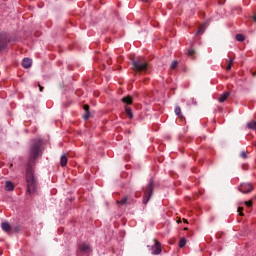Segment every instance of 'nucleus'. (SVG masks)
I'll use <instances>...</instances> for the list:
<instances>
[{
    "instance_id": "nucleus-19",
    "label": "nucleus",
    "mask_w": 256,
    "mask_h": 256,
    "mask_svg": "<svg viewBox=\"0 0 256 256\" xmlns=\"http://www.w3.org/2000/svg\"><path fill=\"white\" fill-rule=\"evenodd\" d=\"M185 245H187V240H185V238H181L179 241V247L183 248Z\"/></svg>"
},
{
    "instance_id": "nucleus-23",
    "label": "nucleus",
    "mask_w": 256,
    "mask_h": 256,
    "mask_svg": "<svg viewBox=\"0 0 256 256\" xmlns=\"http://www.w3.org/2000/svg\"><path fill=\"white\" fill-rule=\"evenodd\" d=\"M188 55L189 57H193V55H195V50L193 49L188 50Z\"/></svg>"
},
{
    "instance_id": "nucleus-9",
    "label": "nucleus",
    "mask_w": 256,
    "mask_h": 256,
    "mask_svg": "<svg viewBox=\"0 0 256 256\" xmlns=\"http://www.w3.org/2000/svg\"><path fill=\"white\" fill-rule=\"evenodd\" d=\"M5 189L6 191H13L15 189V185H13V182L11 181H6Z\"/></svg>"
},
{
    "instance_id": "nucleus-25",
    "label": "nucleus",
    "mask_w": 256,
    "mask_h": 256,
    "mask_svg": "<svg viewBox=\"0 0 256 256\" xmlns=\"http://www.w3.org/2000/svg\"><path fill=\"white\" fill-rule=\"evenodd\" d=\"M245 205H246V207H251V205H253V202L251 200L250 201H246Z\"/></svg>"
},
{
    "instance_id": "nucleus-27",
    "label": "nucleus",
    "mask_w": 256,
    "mask_h": 256,
    "mask_svg": "<svg viewBox=\"0 0 256 256\" xmlns=\"http://www.w3.org/2000/svg\"><path fill=\"white\" fill-rule=\"evenodd\" d=\"M84 111L89 112V105H84Z\"/></svg>"
},
{
    "instance_id": "nucleus-7",
    "label": "nucleus",
    "mask_w": 256,
    "mask_h": 256,
    "mask_svg": "<svg viewBox=\"0 0 256 256\" xmlns=\"http://www.w3.org/2000/svg\"><path fill=\"white\" fill-rule=\"evenodd\" d=\"M31 65H33V61L29 58H24L22 61V67H24V69H29V67H31Z\"/></svg>"
},
{
    "instance_id": "nucleus-20",
    "label": "nucleus",
    "mask_w": 256,
    "mask_h": 256,
    "mask_svg": "<svg viewBox=\"0 0 256 256\" xmlns=\"http://www.w3.org/2000/svg\"><path fill=\"white\" fill-rule=\"evenodd\" d=\"M175 113L178 117H180V119H183V116H181V107L177 106L175 108Z\"/></svg>"
},
{
    "instance_id": "nucleus-22",
    "label": "nucleus",
    "mask_w": 256,
    "mask_h": 256,
    "mask_svg": "<svg viewBox=\"0 0 256 256\" xmlns=\"http://www.w3.org/2000/svg\"><path fill=\"white\" fill-rule=\"evenodd\" d=\"M177 65H178V62L176 60H174L172 63H171V69H177Z\"/></svg>"
},
{
    "instance_id": "nucleus-17",
    "label": "nucleus",
    "mask_w": 256,
    "mask_h": 256,
    "mask_svg": "<svg viewBox=\"0 0 256 256\" xmlns=\"http://www.w3.org/2000/svg\"><path fill=\"white\" fill-rule=\"evenodd\" d=\"M205 27H206V24L201 25L198 28L197 35H203V33L205 32Z\"/></svg>"
},
{
    "instance_id": "nucleus-21",
    "label": "nucleus",
    "mask_w": 256,
    "mask_h": 256,
    "mask_svg": "<svg viewBox=\"0 0 256 256\" xmlns=\"http://www.w3.org/2000/svg\"><path fill=\"white\" fill-rule=\"evenodd\" d=\"M236 41H245V36L243 34H237L236 35Z\"/></svg>"
},
{
    "instance_id": "nucleus-14",
    "label": "nucleus",
    "mask_w": 256,
    "mask_h": 256,
    "mask_svg": "<svg viewBox=\"0 0 256 256\" xmlns=\"http://www.w3.org/2000/svg\"><path fill=\"white\" fill-rule=\"evenodd\" d=\"M227 66H226V71H231V67H233V59H227L226 60Z\"/></svg>"
},
{
    "instance_id": "nucleus-2",
    "label": "nucleus",
    "mask_w": 256,
    "mask_h": 256,
    "mask_svg": "<svg viewBox=\"0 0 256 256\" xmlns=\"http://www.w3.org/2000/svg\"><path fill=\"white\" fill-rule=\"evenodd\" d=\"M132 65H133L134 71H136L137 73L147 71V67L149 66V64L147 63V60H145L144 58L133 60Z\"/></svg>"
},
{
    "instance_id": "nucleus-5",
    "label": "nucleus",
    "mask_w": 256,
    "mask_h": 256,
    "mask_svg": "<svg viewBox=\"0 0 256 256\" xmlns=\"http://www.w3.org/2000/svg\"><path fill=\"white\" fill-rule=\"evenodd\" d=\"M161 244L157 239H154V245L152 246V255H161Z\"/></svg>"
},
{
    "instance_id": "nucleus-1",
    "label": "nucleus",
    "mask_w": 256,
    "mask_h": 256,
    "mask_svg": "<svg viewBox=\"0 0 256 256\" xmlns=\"http://www.w3.org/2000/svg\"><path fill=\"white\" fill-rule=\"evenodd\" d=\"M41 145V140L34 139L30 146V158L26 167L27 193L30 195L37 193V178H35L33 167H35V159H37V157H39V153H41Z\"/></svg>"
},
{
    "instance_id": "nucleus-6",
    "label": "nucleus",
    "mask_w": 256,
    "mask_h": 256,
    "mask_svg": "<svg viewBox=\"0 0 256 256\" xmlns=\"http://www.w3.org/2000/svg\"><path fill=\"white\" fill-rule=\"evenodd\" d=\"M79 251L81 253H91V246L87 243H82L79 245Z\"/></svg>"
},
{
    "instance_id": "nucleus-29",
    "label": "nucleus",
    "mask_w": 256,
    "mask_h": 256,
    "mask_svg": "<svg viewBox=\"0 0 256 256\" xmlns=\"http://www.w3.org/2000/svg\"><path fill=\"white\" fill-rule=\"evenodd\" d=\"M38 87H39V89H40V92L42 93V91H43V86H41V84H38Z\"/></svg>"
},
{
    "instance_id": "nucleus-26",
    "label": "nucleus",
    "mask_w": 256,
    "mask_h": 256,
    "mask_svg": "<svg viewBox=\"0 0 256 256\" xmlns=\"http://www.w3.org/2000/svg\"><path fill=\"white\" fill-rule=\"evenodd\" d=\"M238 213H239V215L243 216V208L239 207L238 208Z\"/></svg>"
},
{
    "instance_id": "nucleus-11",
    "label": "nucleus",
    "mask_w": 256,
    "mask_h": 256,
    "mask_svg": "<svg viewBox=\"0 0 256 256\" xmlns=\"http://www.w3.org/2000/svg\"><path fill=\"white\" fill-rule=\"evenodd\" d=\"M5 47H7V42L5 41L3 35H0V51H3Z\"/></svg>"
},
{
    "instance_id": "nucleus-18",
    "label": "nucleus",
    "mask_w": 256,
    "mask_h": 256,
    "mask_svg": "<svg viewBox=\"0 0 256 256\" xmlns=\"http://www.w3.org/2000/svg\"><path fill=\"white\" fill-rule=\"evenodd\" d=\"M117 203L120 204V205H127V203H129V198L124 197L120 201H117Z\"/></svg>"
},
{
    "instance_id": "nucleus-24",
    "label": "nucleus",
    "mask_w": 256,
    "mask_h": 256,
    "mask_svg": "<svg viewBox=\"0 0 256 256\" xmlns=\"http://www.w3.org/2000/svg\"><path fill=\"white\" fill-rule=\"evenodd\" d=\"M240 157H242V159H247V152L245 151L241 152Z\"/></svg>"
},
{
    "instance_id": "nucleus-4",
    "label": "nucleus",
    "mask_w": 256,
    "mask_h": 256,
    "mask_svg": "<svg viewBox=\"0 0 256 256\" xmlns=\"http://www.w3.org/2000/svg\"><path fill=\"white\" fill-rule=\"evenodd\" d=\"M238 189L241 193H251V191H253V185L249 183H242Z\"/></svg>"
},
{
    "instance_id": "nucleus-10",
    "label": "nucleus",
    "mask_w": 256,
    "mask_h": 256,
    "mask_svg": "<svg viewBox=\"0 0 256 256\" xmlns=\"http://www.w3.org/2000/svg\"><path fill=\"white\" fill-rule=\"evenodd\" d=\"M1 227L5 231V233H9V231H11V224H9L8 222H3L1 224Z\"/></svg>"
},
{
    "instance_id": "nucleus-8",
    "label": "nucleus",
    "mask_w": 256,
    "mask_h": 256,
    "mask_svg": "<svg viewBox=\"0 0 256 256\" xmlns=\"http://www.w3.org/2000/svg\"><path fill=\"white\" fill-rule=\"evenodd\" d=\"M231 95L229 92H224L220 97L218 98L219 103H225L227 101V98Z\"/></svg>"
},
{
    "instance_id": "nucleus-16",
    "label": "nucleus",
    "mask_w": 256,
    "mask_h": 256,
    "mask_svg": "<svg viewBox=\"0 0 256 256\" xmlns=\"http://www.w3.org/2000/svg\"><path fill=\"white\" fill-rule=\"evenodd\" d=\"M247 127H248V129H252L253 131H255L256 130V122L255 121L248 122Z\"/></svg>"
},
{
    "instance_id": "nucleus-3",
    "label": "nucleus",
    "mask_w": 256,
    "mask_h": 256,
    "mask_svg": "<svg viewBox=\"0 0 256 256\" xmlns=\"http://www.w3.org/2000/svg\"><path fill=\"white\" fill-rule=\"evenodd\" d=\"M152 195H153V180H150L144 191V197H143L144 205H147V203H149V199H151Z\"/></svg>"
},
{
    "instance_id": "nucleus-13",
    "label": "nucleus",
    "mask_w": 256,
    "mask_h": 256,
    "mask_svg": "<svg viewBox=\"0 0 256 256\" xmlns=\"http://www.w3.org/2000/svg\"><path fill=\"white\" fill-rule=\"evenodd\" d=\"M122 102L126 103V105H131L133 103V99H131V96H125L122 98Z\"/></svg>"
},
{
    "instance_id": "nucleus-30",
    "label": "nucleus",
    "mask_w": 256,
    "mask_h": 256,
    "mask_svg": "<svg viewBox=\"0 0 256 256\" xmlns=\"http://www.w3.org/2000/svg\"><path fill=\"white\" fill-rule=\"evenodd\" d=\"M253 21L256 23V15L252 16Z\"/></svg>"
},
{
    "instance_id": "nucleus-12",
    "label": "nucleus",
    "mask_w": 256,
    "mask_h": 256,
    "mask_svg": "<svg viewBox=\"0 0 256 256\" xmlns=\"http://www.w3.org/2000/svg\"><path fill=\"white\" fill-rule=\"evenodd\" d=\"M60 165L62 167H65L67 165V154H63L61 157H60Z\"/></svg>"
},
{
    "instance_id": "nucleus-15",
    "label": "nucleus",
    "mask_w": 256,
    "mask_h": 256,
    "mask_svg": "<svg viewBox=\"0 0 256 256\" xmlns=\"http://www.w3.org/2000/svg\"><path fill=\"white\" fill-rule=\"evenodd\" d=\"M125 112L129 119H133V112L131 111L130 107H125Z\"/></svg>"
},
{
    "instance_id": "nucleus-28",
    "label": "nucleus",
    "mask_w": 256,
    "mask_h": 256,
    "mask_svg": "<svg viewBox=\"0 0 256 256\" xmlns=\"http://www.w3.org/2000/svg\"><path fill=\"white\" fill-rule=\"evenodd\" d=\"M84 119H85V120L89 119V112H86V113H85Z\"/></svg>"
},
{
    "instance_id": "nucleus-31",
    "label": "nucleus",
    "mask_w": 256,
    "mask_h": 256,
    "mask_svg": "<svg viewBox=\"0 0 256 256\" xmlns=\"http://www.w3.org/2000/svg\"><path fill=\"white\" fill-rule=\"evenodd\" d=\"M144 3H147V1H149V0H142Z\"/></svg>"
}]
</instances>
